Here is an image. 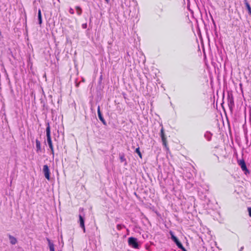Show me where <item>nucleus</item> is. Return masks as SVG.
<instances>
[{
    "mask_svg": "<svg viewBox=\"0 0 251 251\" xmlns=\"http://www.w3.org/2000/svg\"><path fill=\"white\" fill-rule=\"evenodd\" d=\"M245 4L248 11L249 14L251 16V7L247 0H245Z\"/></svg>",
    "mask_w": 251,
    "mask_h": 251,
    "instance_id": "f8f14e48",
    "label": "nucleus"
},
{
    "mask_svg": "<svg viewBox=\"0 0 251 251\" xmlns=\"http://www.w3.org/2000/svg\"><path fill=\"white\" fill-rule=\"evenodd\" d=\"M105 0V1H108V0Z\"/></svg>",
    "mask_w": 251,
    "mask_h": 251,
    "instance_id": "4be33fe9",
    "label": "nucleus"
},
{
    "mask_svg": "<svg viewBox=\"0 0 251 251\" xmlns=\"http://www.w3.org/2000/svg\"><path fill=\"white\" fill-rule=\"evenodd\" d=\"M75 8L76 9L77 14L79 16L81 15L82 13V8L79 6H76Z\"/></svg>",
    "mask_w": 251,
    "mask_h": 251,
    "instance_id": "ddd939ff",
    "label": "nucleus"
},
{
    "mask_svg": "<svg viewBox=\"0 0 251 251\" xmlns=\"http://www.w3.org/2000/svg\"><path fill=\"white\" fill-rule=\"evenodd\" d=\"M82 27H83V28H86V27H87V24H83V25H82Z\"/></svg>",
    "mask_w": 251,
    "mask_h": 251,
    "instance_id": "412c9836",
    "label": "nucleus"
},
{
    "mask_svg": "<svg viewBox=\"0 0 251 251\" xmlns=\"http://www.w3.org/2000/svg\"><path fill=\"white\" fill-rule=\"evenodd\" d=\"M161 139L163 142V145L166 147L168 148V145H167V139L166 137H162Z\"/></svg>",
    "mask_w": 251,
    "mask_h": 251,
    "instance_id": "4468645a",
    "label": "nucleus"
},
{
    "mask_svg": "<svg viewBox=\"0 0 251 251\" xmlns=\"http://www.w3.org/2000/svg\"><path fill=\"white\" fill-rule=\"evenodd\" d=\"M128 244L129 246L134 249H138L139 248V245L137 242V239L135 237H130L128 238Z\"/></svg>",
    "mask_w": 251,
    "mask_h": 251,
    "instance_id": "f03ea898",
    "label": "nucleus"
},
{
    "mask_svg": "<svg viewBox=\"0 0 251 251\" xmlns=\"http://www.w3.org/2000/svg\"><path fill=\"white\" fill-rule=\"evenodd\" d=\"M248 211L249 212V215L250 217H251V207L248 208Z\"/></svg>",
    "mask_w": 251,
    "mask_h": 251,
    "instance_id": "6ab92c4d",
    "label": "nucleus"
},
{
    "mask_svg": "<svg viewBox=\"0 0 251 251\" xmlns=\"http://www.w3.org/2000/svg\"><path fill=\"white\" fill-rule=\"evenodd\" d=\"M79 222H80V227L83 229V231L85 232V225H84V220L82 217L81 215H79Z\"/></svg>",
    "mask_w": 251,
    "mask_h": 251,
    "instance_id": "0eeeda50",
    "label": "nucleus"
},
{
    "mask_svg": "<svg viewBox=\"0 0 251 251\" xmlns=\"http://www.w3.org/2000/svg\"><path fill=\"white\" fill-rule=\"evenodd\" d=\"M120 160H121V162H124V161H126V159L125 158L124 155L120 156Z\"/></svg>",
    "mask_w": 251,
    "mask_h": 251,
    "instance_id": "a211bd4d",
    "label": "nucleus"
},
{
    "mask_svg": "<svg viewBox=\"0 0 251 251\" xmlns=\"http://www.w3.org/2000/svg\"><path fill=\"white\" fill-rule=\"evenodd\" d=\"M9 238L11 244L12 245H15L17 242L16 238L11 235H9Z\"/></svg>",
    "mask_w": 251,
    "mask_h": 251,
    "instance_id": "9d476101",
    "label": "nucleus"
},
{
    "mask_svg": "<svg viewBox=\"0 0 251 251\" xmlns=\"http://www.w3.org/2000/svg\"><path fill=\"white\" fill-rule=\"evenodd\" d=\"M43 172L44 174L45 177L48 180H50V171L49 168L47 165L43 166Z\"/></svg>",
    "mask_w": 251,
    "mask_h": 251,
    "instance_id": "39448f33",
    "label": "nucleus"
},
{
    "mask_svg": "<svg viewBox=\"0 0 251 251\" xmlns=\"http://www.w3.org/2000/svg\"><path fill=\"white\" fill-rule=\"evenodd\" d=\"M47 241L48 242V245L49 246L50 251H55L54 250V245L52 242L49 239H47Z\"/></svg>",
    "mask_w": 251,
    "mask_h": 251,
    "instance_id": "6e6552de",
    "label": "nucleus"
},
{
    "mask_svg": "<svg viewBox=\"0 0 251 251\" xmlns=\"http://www.w3.org/2000/svg\"><path fill=\"white\" fill-rule=\"evenodd\" d=\"M69 13L71 14H74V9L72 8H70L69 10Z\"/></svg>",
    "mask_w": 251,
    "mask_h": 251,
    "instance_id": "aec40b11",
    "label": "nucleus"
},
{
    "mask_svg": "<svg viewBox=\"0 0 251 251\" xmlns=\"http://www.w3.org/2000/svg\"><path fill=\"white\" fill-rule=\"evenodd\" d=\"M160 136L161 137L165 136L163 127H162V128L161 129Z\"/></svg>",
    "mask_w": 251,
    "mask_h": 251,
    "instance_id": "f3484780",
    "label": "nucleus"
},
{
    "mask_svg": "<svg viewBox=\"0 0 251 251\" xmlns=\"http://www.w3.org/2000/svg\"><path fill=\"white\" fill-rule=\"evenodd\" d=\"M238 164L241 167L242 171L245 172V174L249 173V170L247 169L245 161L244 159H241L238 161Z\"/></svg>",
    "mask_w": 251,
    "mask_h": 251,
    "instance_id": "20e7f679",
    "label": "nucleus"
},
{
    "mask_svg": "<svg viewBox=\"0 0 251 251\" xmlns=\"http://www.w3.org/2000/svg\"><path fill=\"white\" fill-rule=\"evenodd\" d=\"M98 114L99 118L100 119V121L102 123V124L104 125H106V121L104 120V119L103 118V117L102 115V114L100 112V106H99L98 107Z\"/></svg>",
    "mask_w": 251,
    "mask_h": 251,
    "instance_id": "423d86ee",
    "label": "nucleus"
},
{
    "mask_svg": "<svg viewBox=\"0 0 251 251\" xmlns=\"http://www.w3.org/2000/svg\"><path fill=\"white\" fill-rule=\"evenodd\" d=\"M135 152L138 154L140 158H142V155L140 151V148L138 147L135 150Z\"/></svg>",
    "mask_w": 251,
    "mask_h": 251,
    "instance_id": "2eb2a0df",
    "label": "nucleus"
},
{
    "mask_svg": "<svg viewBox=\"0 0 251 251\" xmlns=\"http://www.w3.org/2000/svg\"><path fill=\"white\" fill-rule=\"evenodd\" d=\"M171 235V238L175 242L178 248L181 249L183 251H187L183 246L182 244L179 241L173 233L172 232H170Z\"/></svg>",
    "mask_w": 251,
    "mask_h": 251,
    "instance_id": "7ed1b4c3",
    "label": "nucleus"
},
{
    "mask_svg": "<svg viewBox=\"0 0 251 251\" xmlns=\"http://www.w3.org/2000/svg\"><path fill=\"white\" fill-rule=\"evenodd\" d=\"M38 18L39 21V24L41 25L42 23V14L41 9H39L38 11Z\"/></svg>",
    "mask_w": 251,
    "mask_h": 251,
    "instance_id": "9b49d317",
    "label": "nucleus"
},
{
    "mask_svg": "<svg viewBox=\"0 0 251 251\" xmlns=\"http://www.w3.org/2000/svg\"><path fill=\"white\" fill-rule=\"evenodd\" d=\"M116 227L118 230H120L124 227H125V226L124 225L118 224L117 225Z\"/></svg>",
    "mask_w": 251,
    "mask_h": 251,
    "instance_id": "dca6fc26",
    "label": "nucleus"
},
{
    "mask_svg": "<svg viewBox=\"0 0 251 251\" xmlns=\"http://www.w3.org/2000/svg\"><path fill=\"white\" fill-rule=\"evenodd\" d=\"M46 135L47 142L49 144V147L51 150V153L54 154V148L51 141V135H50V128L49 124H48V126L46 128Z\"/></svg>",
    "mask_w": 251,
    "mask_h": 251,
    "instance_id": "f257e3e1",
    "label": "nucleus"
},
{
    "mask_svg": "<svg viewBox=\"0 0 251 251\" xmlns=\"http://www.w3.org/2000/svg\"><path fill=\"white\" fill-rule=\"evenodd\" d=\"M35 142H36V151L37 152H38L40 151L41 150V143L38 139H36Z\"/></svg>",
    "mask_w": 251,
    "mask_h": 251,
    "instance_id": "1a4fd4ad",
    "label": "nucleus"
}]
</instances>
